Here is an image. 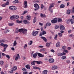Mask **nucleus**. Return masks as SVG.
<instances>
[{
	"instance_id": "obj_14",
	"label": "nucleus",
	"mask_w": 74,
	"mask_h": 74,
	"mask_svg": "<svg viewBox=\"0 0 74 74\" xmlns=\"http://www.w3.org/2000/svg\"><path fill=\"white\" fill-rule=\"evenodd\" d=\"M49 63H53V62H54V59H50L49 60Z\"/></svg>"
},
{
	"instance_id": "obj_22",
	"label": "nucleus",
	"mask_w": 74,
	"mask_h": 74,
	"mask_svg": "<svg viewBox=\"0 0 74 74\" xmlns=\"http://www.w3.org/2000/svg\"><path fill=\"white\" fill-rule=\"evenodd\" d=\"M34 63H36V61H34L33 62H31V64L33 66H34L35 65Z\"/></svg>"
},
{
	"instance_id": "obj_6",
	"label": "nucleus",
	"mask_w": 74,
	"mask_h": 74,
	"mask_svg": "<svg viewBox=\"0 0 74 74\" xmlns=\"http://www.w3.org/2000/svg\"><path fill=\"white\" fill-rule=\"evenodd\" d=\"M24 4L25 6L24 7V8H26L27 7V1H24Z\"/></svg>"
},
{
	"instance_id": "obj_59",
	"label": "nucleus",
	"mask_w": 74,
	"mask_h": 74,
	"mask_svg": "<svg viewBox=\"0 0 74 74\" xmlns=\"http://www.w3.org/2000/svg\"><path fill=\"white\" fill-rule=\"evenodd\" d=\"M62 56H63V55H66V53H64V51H63L62 52Z\"/></svg>"
},
{
	"instance_id": "obj_18",
	"label": "nucleus",
	"mask_w": 74,
	"mask_h": 74,
	"mask_svg": "<svg viewBox=\"0 0 74 74\" xmlns=\"http://www.w3.org/2000/svg\"><path fill=\"white\" fill-rule=\"evenodd\" d=\"M58 69V67L56 66H53L52 67V70H55Z\"/></svg>"
},
{
	"instance_id": "obj_46",
	"label": "nucleus",
	"mask_w": 74,
	"mask_h": 74,
	"mask_svg": "<svg viewBox=\"0 0 74 74\" xmlns=\"http://www.w3.org/2000/svg\"><path fill=\"white\" fill-rule=\"evenodd\" d=\"M6 57L8 59H10V56H9V55H6Z\"/></svg>"
},
{
	"instance_id": "obj_61",
	"label": "nucleus",
	"mask_w": 74,
	"mask_h": 74,
	"mask_svg": "<svg viewBox=\"0 0 74 74\" xmlns=\"http://www.w3.org/2000/svg\"><path fill=\"white\" fill-rule=\"evenodd\" d=\"M26 13H27V11H25L24 12L23 14H26Z\"/></svg>"
},
{
	"instance_id": "obj_41",
	"label": "nucleus",
	"mask_w": 74,
	"mask_h": 74,
	"mask_svg": "<svg viewBox=\"0 0 74 74\" xmlns=\"http://www.w3.org/2000/svg\"><path fill=\"white\" fill-rule=\"evenodd\" d=\"M17 43H16V41L15 40L13 44L14 46H16V45Z\"/></svg>"
},
{
	"instance_id": "obj_27",
	"label": "nucleus",
	"mask_w": 74,
	"mask_h": 74,
	"mask_svg": "<svg viewBox=\"0 0 74 74\" xmlns=\"http://www.w3.org/2000/svg\"><path fill=\"white\" fill-rule=\"evenodd\" d=\"M5 40L4 39H2L0 40V43H1V42H5Z\"/></svg>"
},
{
	"instance_id": "obj_15",
	"label": "nucleus",
	"mask_w": 74,
	"mask_h": 74,
	"mask_svg": "<svg viewBox=\"0 0 74 74\" xmlns=\"http://www.w3.org/2000/svg\"><path fill=\"white\" fill-rule=\"evenodd\" d=\"M25 67L26 69H27L28 70H30V66L29 64H27L25 66Z\"/></svg>"
},
{
	"instance_id": "obj_31",
	"label": "nucleus",
	"mask_w": 74,
	"mask_h": 74,
	"mask_svg": "<svg viewBox=\"0 0 74 74\" xmlns=\"http://www.w3.org/2000/svg\"><path fill=\"white\" fill-rule=\"evenodd\" d=\"M23 28L20 29H18V32L20 33H21L22 32H23Z\"/></svg>"
},
{
	"instance_id": "obj_50",
	"label": "nucleus",
	"mask_w": 74,
	"mask_h": 74,
	"mask_svg": "<svg viewBox=\"0 0 74 74\" xmlns=\"http://www.w3.org/2000/svg\"><path fill=\"white\" fill-rule=\"evenodd\" d=\"M40 51H45V49H40Z\"/></svg>"
},
{
	"instance_id": "obj_53",
	"label": "nucleus",
	"mask_w": 74,
	"mask_h": 74,
	"mask_svg": "<svg viewBox=\"0 0 74 74\" xmlns=\"http://www.w3.org/2000/svg\"><path fill=\"white\" fill-rule=\"evenodd\" d=\"M64 51L66 52V53H68V51L67 50H64Z\"/></svg>"
},
{
	"instance_id": "obj_64",
	"label": "nucleus",
	"mask_w": 74,
	"mask_h": 74,
	"mask_svg": "<svg viewBox=\"0 0 74 74\" xmlns=\"http://www.w3.org/2000/svg\"><path fill=\"white\" fill-rule=\"evenodd\" d=\"M39 25L40 26H42L43 25V24H42V23H39Z\"/></svg>"
},
{
	"instance_id": "obj_43",
	"label": "nucleus",
	"mask_w": 74,
	"mask_h": 74,
	"mask_svg": "<svg viewBox=\"0 0 74 74\" xmlns=\"http://www.w3.org/2000/svg\"><path fill=\"white\" fill-rule=\"evenodd\" d=\"M67 14H70V10H68L67 11Z\"/></svg>"
},
{
	"instance_id": "obj_8",
	"label": "nucleus",
	"mask_w": 74,
	"mask_h": 74,
	"mask_svg": "<svg viewBox=\"0 0 74 74\" xmlns=\"http://www.w3.org/2000/svg\"><path fill=\"white\" fill-rule=\"evenodd\" d=\"M60 28L61 30H64L65 29L64 26L63 25H61L60 26Z\"/></svg>"
},
{
	"instance_id": "obj_52",
	"label": "nucleus",
	"mask_w": 74,
	"mask_h": 74,
	"mask_svg": "<svg viewBox=\"0 0 74 74\" xmlns=\"http://www.w3.org/2000/svg\"><path fill=\"white\" fill-rule=\"evenodd\" d=\"M40 30L42 32L44 31V28H43L42 27L40 28Z\"/></svg>"
},
{
	"instance_id": "obj_55",
	"label": "nucleus",
	"mask_w": 74,
	"mask_h": 74,
	"mask_svg": "<svg viewBox=\"0 0 74 74\" xmlns=\"http://www.w3.org/2000/svg\"><path fill=\"white\" fill-rule=\"evenodd\" d=\"M8 67V64H6L5 66V68H7V67Z\"/></svg>"
},
{
	"instance_id": "obj_45",
	"label": "nucleus",
	"mask_w": 74,
	"mask_h": 74,
	"mask_svg": "<svg viewBox=\"0 0 74 74\" xmlns=\"http://www.w3.org/2000/svg\"><path fill=\"white\" fill-rule=\"evenodd\" d=\"M27 31V29H23V32H26Z\"/></svg>"
},
{
	"instance_id": "obj_35",
	"label": "nucleus",
	"mask_w": 74,
	"mask_h": 74,
	"mask_svg": "<svg viewBox=\"0 0 74 74\" xmlns=\"http://www.w3.org/2000/svg\"><path fill=\"white\" fill-rule=\"evenodd\" d=\"M8 47H5L4 49H3V50L2 51L3 52H5V50L7 49V48Z\"/></svg>"
},
{
	"instance_id": "obj_51",
	"label": "nucleus",
	"mask_w": 74,
	"mask_h": 74,
	"mask_svg": "<svg viewBox=\"0 0 74 74\" xmlns=\"http://www.w3.org/2000/svg\"><path fill=\"white\" fill-rule=\"evenodd\" d=\"M5 3H4L3 4H2L1 5V6H2V7H5Z\"/></svg>"
},
{
	"instance_id": "obj_56",
	"label": "nucleus",
	"mask_w": 74,
	"mask_h": 74,
	"mask_svg": "<svg viewBox=\"0 0 74 74\" xmlns=\"http://www.w3.org/2000/svg\"><path fill=\"white\" fill-rule=\"evenodd\" d=\"M44 5H43L42 4H41V8H42V9Z\"/></svg>"
},
{
	"instance_id": "obj_20",
	"label": "nucleus",
	"mask_w": 74,
	"mask_h": 74,
	"mask_svg": "<svg viewBox=\"0 0 74 74\" xmlns=\"http://www.w3.org/2000/svg\"><path fill=\"white\" fill-rule=\"evenodd\" d=\"M37 53H34L33 56L34 58H36L37 57Z\"/></svg>"
},
{
	"instance_id": "obj_7",
	"label": "nucleus",
	"mask_w": 74,
	"mask_h": 74,
	"mask_svg": "<svg viewBox=\"0 0 74 74\" xmlns=\"http://www.w3.org/2000/svg\"><path fill=\"white\" fill-rule=\"evenodd\" d=\"M34 6L36 8H39V5L37 3H35L34 4Z\"/></svg>"
},
{
	"instance_id": "obj_62",
	"label": "nucleus",
	"mask_w": 74,
	"mask_h": 74,
	"mask_svg": "<svg viewBox=\"0 0 74 74\" xmlns=\"http://www.w3.org/2000/svg\"><path fill=\"white\" fill-rule=\"evenodd\" d=\"M22 70H23V71H27V69H26L23 68L22 69Z\"/></svg>"
},
{
	"instance_id": "obj_11",
	"label": "nucleus",
	"mask_w": 74,
	"mask_h": 74,
	"mask_svg": "<svg viewBox=\"0 0 74 74\" xmlns=\"http://www.w3.org/2000/svg\"><path fill=\"white\" fill-rule=\"evenodd\" d=\"M1 46H2L3 47H8V45L7 44H4V43H1L0 44Z\"/></svg>"
},
{
	"instance_id": "obj_2",
	"label": "nucleus",
	"mask_w": 74,
	"mask_h": 74,
	"mask_svg": "<svg viewBox=\"0 0 74 74\" xmlns=\"http://www.w3.org/2000/svg\"><path fill=\"white\" fill-rule=\"evenodd\" d=\"M71 22V24H73L74 23V19H69L67 20V23L69 24L70 23V22Z\"/></svg>"
},
{
	"instance_id": "obj_10",
	"label": "nucleus",
	"mask_w": 74,
	"mask_h": 74,
	"mask_svg": "<svg viewBox=\"0 0 74 74\" xmlns=\"http://www.w3.org/2000/svg\"><path fill=\"white\" fill-rule=\"evenodd\" d=\"M40 38H42V39L43 41H45V42H47V39L46 38H45V37L43 36H41Z\"/></svg>"
},
{
	"instance_id": "obj_25",
	"label": "nucleus",
	"mask_w": 74,
	"mask_h": 74,
	"mask_svg": "<svg viewBox=\"0 0 74 74\" xmlns=\"http://www.w3.org/2000/svg\"><path fill=\"white\" fill-rule=\"evenodd\" d=\"M37 21V20L36 19V17H34V19H33V23H35Z\"/></svg>"
},
{
	"instance_id": "obj_60",
	"label": "nucleus",
	"mask_w": 74,
	"mask_h": 74,
	"mask_svg": "<svg viewBox=\"0 0 74 74\" xmlns=\"http://www.w3.org/2000/svg\"><path fill=\"white\" fill-rule=\"evenodd\" d=\"M51 51L52 52H53V53H54V52H55V51L53 49H52L51 50Z\"/></svg>"
},
{
	"instance_id": "obj_36",
	"label": "nucleus",
	"mask_w": 74,
	"mask_h": 74,
	"mask_svg": "<svg viewBox=\"0 0 74 74\" xmlns=\"http://www.w3.org/2000/svg\"><path fill=\"white\" fill-rule=\"evenodd\" d=\"M54 6V4H51L49 6L50 8H51L52 7H53Z\"/></svg>"
},
{
	"instance_id": "obj_34",
	"label": "nucleus",
	"mask_w": 74,
	"mask_h": 74,
	"mask_svg": "<svg viewBox=\"0 0 74 74\" xmlns=\"http://www.w3.org/2000/svg\"><path fill=\"white\" fill-rule=\"evenodd\" d=\"M66 58V57L65 56H63L61 57V59L62 60L65 59Z\"/></svg>"
},
{
	"instance_id": "obj_37",
	"label": "nucleus",
	"mask_w": 74,
	"mask_h": 74,
	"mask_svg": "<svg viewBox=\"0 0 74 74\" xmlns=\"http://www.w3.org/2000/svg\"><path fill=\"white\" fill-rule=\"evenodd\" d=\"M62 48L64 50H65V49H66L67 47H66V46H64L62 47Z\"/></svg>"
},
{
	"instance_id": "obj_32",
	"label": "nucleus",
	"mask_w": 74,
	"mask_h": 74,
	"mask_svg": "<svg viewBox=\"0 0 74 74\" xmlns=\"http://www.w3.org/2000/svg\"><path fill=\"white\" fill-rule=\"evenodd\" d=\"M31 16H27V19L28 20H30V19Z\"/></svg>"
},
{
	"instance_id": "obj_63",
	"label": "nucleus",
	"mask_w": 74,
	"mask_h": 74,
	"mask_svg": "<svg viewBox=\"0 0 74 74\" xmlns=\"http://www.w3.org/2000/svg\"><path fill=\"white\" fill-rule=\"evenodd\" d=\"M55 28L56 29H58V28H59V27H58V26H56L55 27Z\"/></svg>"
},
{
	"instance_id": "obj_40",
	"label": "nucleus",
	"mask_w": 74,
	"mask_h": 74,
	"mask_svg": "<svg viewBox=\"0 0 74 74\" xmlns=\"http://www.w3.org/2000/svg\"><path fill=\"white\" fill-rule=\"evenodd\" d=\"M46 45L47 47H48L50 46V44L49 43H47L46 44Z\"/></svg>"
},
{
	"instance_id": "obj_13",
	"label": "nucleus",
	"mask_w": 74,
	"mask_h": 74,
	"mask_svg": "<svg viewBox=\"0 0 74 74\" xmlns=\"http://www.w3.org/2000/svg\"><path fill=\"white\" fill-rule=\"evenodd\" d=\"M12 69L14 71H15L17 69V67L16 66H14L12 68Z\"/></svg>"
},
{
	"instance_id": "obj_9",
	"label": "nucleus",
	"mask_w": 74,
	"mask_h": 74,
	"mask_svg": "<svg viewBox=\"0 0 74 74\" xmlns=\"http://www.w3.org/2000/svg\"><path fill=\"white\" fill-rule=\"evenodd\" d=\"M38 56H39V57H40V58H43L44 56V55L40 53H37Z\"/></svg>"
},
{
	"instance_id": "obj_4",
	"label": "nucleus",
	"mask_w": 74,
	"mask_h": 74,
	"mask_svg": "<svg viewBox=\"0 0 74 74\" xmlns=\"http://www.w3.org/2000/svg\"><path fill=\"white\" fill-rule=\"evenodd\" d=\"M47 33L46 32V31H42L40 32V34H39L40 36H42L43 35H44V34H45Z\"/></svg>"
},
{
	"instance_id": "obj_58",
	"label": "nucleus",
	"mask_w": 74,
	"mask_h": 74,
	"mask_svg": "<svg viewBox=\"0 0 74 74\" xmlns=\"http://www.w3.org/2000/svg\"><path fill=\"white\" fill-rule=\"evenodd\" d=\"M28 73L27 72H23V74H28Z\"/></svg>"
},
{
	"instance_id": "obj_39",
	"label": "nucleus",
	"mask_w": 74,
	"mask_h": 74,
	"mask_svg": "<svg viewBox=\"0 0 74 74\" xmlns=\"http://www.w3.org/2000/svg\"><path fill=\"white\" fill-rule=\"evenodd\" d=\"M3 63H4V61H0V64L1 65H2V64H3Z\"/></svg>"
},
{
	"instance_id": "obj_47",
	"label": "nucleus",
	"mask_w": 74,
	"mask_h": 74,
	"mask_svg": "<svg viewBox=\"0 0 74 74\" xmlns=\"http://www.w3.org/2000/svg\"><path fill=\"white\" fill-rule=\"evenodd\" d=\"M5 5H9V4H10V3H9V2H6V3H5Z\"/></svg>"
},
{
	"instance_id": "obj_44",
	"label": "nucleus",
	"mask_w": 74,
	"mask_h": 74,
	"mask_svg": "<svg viewBox=\"0 0 74 74\" xmlns=\"http://www.w3.org/2000/svg\"><path fill=\"white\" fill-rule=\"evenodd\" d=\"M57 38H58V35L56 34L54 37V39L55 40H57Z\"/></svg>"
},
{
	"instance_id": "obj_3",
	"label": "nucleus",
	"mask_w": 74,
	"mask_h": 74,
	"mask_svg": "<svg viewBox=\"0 0 74 74\" xmlns=\"http://www.w3.org/2000/svg\"><path fill=\"white\" fill-rule=\"evenodd\" d=\"M57 20L58 19L57 18H54L53 20L51 21V22L52 23H56Z\"/></svg>"
},
{
	"instance_id": "obj_49",
	"label": "nucleus",
	"mask_w": 74,
	"mask_h": 74,
	"mask_svg": "<svg viewBox=\"0 0 74 74\" xmlns=\"http://www.w3.org/2000/svg\"><path fill=\"white\" fill-rule=\"evenodd\" d=\"M70 61L69 60H66V63H70Z\"/></svg>"
},
{
	"instance_id": "obj_16",
	"label": "nucleus",
	"mask_w": 74,
	"mask_h": 74,
	"mask_svg": "<svg viewBox=\"0 0 74 74\" xmlns=\"http://www.w3.org/2000/svg\"><path fill=\"white\" fill-rule=\"evenodd\" d=\"M40 16L41 18H46V16L45 14L42 13L40 14Z\"/></svg>"
},
{
	"instance_id": "obj_48",
	"label": "nucleus",
	"mask_w": 74,
	"mask_h": 74,
	"mask_svg": "<svg viewBox=\"0 0 74 74\" xmlns=\"http://www.w3.org/2000/svg\"><path fill=\"white\" fill-rule=\"evenodd\" d=\"M23 34H25L26 35L27 34V32H25L23 31Z\"/></svg>"
},
{
	"instance_id": "obj_5",
	"label": "nucleus",
	"mask_w": 74,
	"mask_h": 74,
	"mask_svg": "<svg viewBox=\"0 0 74 74\" xmlns=\"http://www.w3.org/2000/svg\"><path fill=\"white\" fill-rule=\"evenodd\" d=\"M38 31H36L34 32H33L32 33V35L33 36H37V34H38Z\"/></svg>"
},
{
	"instance_id": "obj_42",
	"label": "nucleus",
	"mask_w": 74,
	"mask_h": 74,
	"mask_svg": "<svg viewBox=\"0 0 74 74\" xmlns=\"http://www.w3.org/2000/svg\"><path fill=\"white\" fill-rule=\"evenodd\" d=\"M8 25L10 26H13V25H14V23H10L8 24Z\"/></svg>"
},
{
	"instance_id": "obj_21",
	"label": "nucleus",
	"mask_w": 74,
	"mask_h": 74,
	"mask_svg": "<svg viewBox=\"0 0 74 74\" xmlns=\"http://www.w3.org/2000/svg\"><path fill=\"white\" fill-rule=\"evenodd\" d=\"M57 55L59 56H63V53H58L57 54Z\"/></svg>"
},
{
	"instance_id": "obj_17",
	"label": "nucleus",
	"mask_w": 74,
	"mask_h": 74,
	"mask_svg": "<svg viewBox=\"0 0 74 74\" xmlns=\"http://www.w3.org/2000/svg\"><path fill=\"white\" fill-rule=\"evenodd\" d=\"M65 7V5L63 4H61L60 6V8H64Z\"/></svg>"
},
{
	"instance_id": "obj_19",
	"label": "nucleus",
	"mask_w": 74,
	"mask_h": 74,
	"mask_svg": "<svg viewBox=\"0 0 74 74\" xmlns=\"http://www.w3.org/2000/svg\"><path fill=\"white\" fill-rule=\"evenodd\" d=\"M15 15H13L11 16L10 18L11 20H12L13 19H15Z\"/></svg>"
},
{
	"instance_id": "obj_1",
	"label": "nucleus",
	"mask_w": 74,
	"mask_h": 74,
	"mask_svg": "<svg viewBox=\"0 0 74 74\" xmlns=\"http://www.w3.org/2000/svg\"><path fill=\"white\" fill-rule=\"evenodd\" d=\"M9 9L11 10H12L13 11H15L16 10V7L15 6H10L9 7Z\"/></svg>"
},
{
	"instance_id": "obj_54",
	"label": "nucleus",
	"mask_w": 74,
	"mask_h": 74,
	"mask_svg": "<svg viewBox=\"0 0 74 74\" xmlns=\"http://www.w3.org/2000/svg\"><path fill=\"white\" fill-rule=\"evenodd\" d=\"M30 44L29 45H31L32 44H33V41H30L29 42Z\"/></svg>"
},
{
	"instance_id": "obj_24",
	"label": "nucleus",
	"mask_w": 74,
	"mask_h": 74,
	"mask_svg": "<svg viewBox=\"0 0 74 74\" xmlns=\"http://www.w3.org/2000/svg\"><path fill=\"white\" fill-rule=\"evenodd\" d=\"M19 58V55L18 54H17V56L16 57L15 60H18V59Z\"/></svg>"
},
{
	"instance_id": "obj_26",
	"label": "nucleus",
	"mask_w": 74,
	"mask_h": 74,
	"mask_svg": "<svg viewBox=\"0 0 74 74\" xmlns=\"http://www.w3.org/2000/svg\"><path fill=\"white\" fill-rule=\"evenodd\" d=\"M23 22L25 24H27L29 23V22H27V21L26 20H24Z\"/></svg>"
},
{
	"instance_id": "obj_33",
	"label": "nucleus",
	"mask_w": 74,
	"mask_h": 74,
	"mask_svg": "<svg viewBox=\"0 0 74 74\" xmlns=\"http://www.w3.org/2000/svg\"><path fill=\"white\" fill-rule=\"evenodd\" d=\"M58 35L59 37H62V34L61 33H59L58 34Z\"/></svg>"
},
{
	"instance_id": "obj_23",
	"label": "nucleus",
	"mask_w": 74,
	"mask_h": 74,
	"mask_svg": "<svg viewBox=\"0 0 74 74\" xmlns=\"http://www.w3.org/2000/svg\"><path fill=\"white\" fill-rule=\"evenodd\" d=\"M60 42H58L56 44V47H59V46H60Z\"/></svg>"
},
{
	"instance_id": "obj_28",
	"label": "nucleus",
	"mask_w": 74,
	"mask_h": 74,
	"mask_svg": "<svg viewBox=\"0 0 74 74\" xmlns=\"http://www.w3.org/2000/svg\"><path fill=\"white\" fill-rule=\"evenodd\" d=\"M46 26H49L51 25V24L50 23H47L46 24Z\"/></svg>"
},
{
	"instance_id": "obj_38",
	"label": "nucleus",
	"mask_w": 74,
	"mask_h": 74,
	"mask_svg": "<svg viewBox=\"0 0 74 74\" xmlns=\"http://www.w3.org/2000/svg\"><path fill=\"white\" fill-rule=\"evenodd\" d=\"M19 18V16L18 15H15V19H18Z\"/></svg>"
},
{
	"instance_id": "obj_12",
	"label": "nucleus",
	"mask_w": 74,
	"mask_h": 74,
	"mask_svg": "<svg viewBox=\"0 0 74 74\" xmlns=\"http://www.w3.org/2000/svg\"><path fill=\"white\" fill-rule=\"evenodd\" d=\"M35 62L36 63H37L38 64H42V63L41 61H35Z\"/></svg>"
},
{
	"instance_id": "obj_30",
	"label": "nucleus",
	"mask_w": 74,
	"mask_h": 74,
	"mask_svg": "<svg viewBox=\"0 0 74 74\" xmlns=\"http://www.w3.org/2000/svg\"><path fill=\"white\" fill-rule=\"evenodd\" d=\"M18 0H16L15 1H14L13 2V3L14 4H15L16 3H18Z\"/></svg>"
},
{
	"instance_id": "obj_29",
	"label": "nucleus",
	"mask_w": 74,
	"mask_h": 74,
	"mask_svg": "<svg viewBox=\"0 0 74 74\" xmlns=\"http://www.w3.org/2000/svg\"><path fill=\"white\" fill-rule=\"evenodd\" d=\"M62 21V18H58V22H61Z\"/></svg>"
},
{
	"instance_id": "obj_57",
	"label": "nucleus",
	"mask_w": 74,
	"mask_h": 74,
	"mask_svg": "<svg viewBox=\"0 0 74 74\" xmlns=\"http://www.w3.org/2000/svg\"><path fill=\"white\" fill-rule=\"evenodd\" d=\"M14 73V71L13 70H11L10 72V73L12 74Z\"/></svg>"
}]
</instances>
